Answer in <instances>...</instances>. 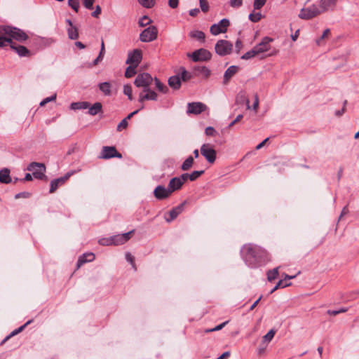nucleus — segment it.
<instances>
[{
	"label": "nucleus",
	"mask_w": 359,
	"mask_h": 359,
	"mask_svg": "<svg viewBox=\"0 0 359 359\" xmlns=\"http://www.w3.org/2000/svg\"><path fill=\"white\" fill-rule=\"evenodd\" d=\"M132 87L129 84L124 85L123 86V93L128 96V98L130 100H133V94H132Z\"/></svg>",
	"instance_id": "obj_41"
},
{
	"label": "nucleus",
	"mask_w": 359,
	"mask_h": 359,
	"mask_svg": "<svg viewBox=\"0 0 359 359\" xmlns=\"http://www.w3.org/2000/svg\"><path fill=\"white\" fill-rule=\"evenodd\" d=\"M204 170H196L189 174V180L194 181L198 179L202 174H203Z\"/></svg>",
	"instance_id": "obj_46"
},
{
	"label": "nucleus",
	"mask_w": 359,
	"mask_h": 359,
	"mask_svg": "<svg viewBox=\"0 0 359 359\" xmlns=\"http://www.w3.org/2000/svg\"><path fill=\"white\" fill-rule=\"evenodd\" d=\"M201 155L210 163H215L217 156V152L213 146L210 144H203L200 149Z\"/></svg>",
	"instance_id": "obj_4"
},
{
	"label": "nucleus",
	"mask_w": 359,
	"mask_h": 359,
	"mask_svg": "<svg viewBox=\"0 0 359 359\" xmlns=\"http://www.w3.org/2000/svg\"><path fill=\"white\" fill-rule=\"evenodd\" d=\"M188 56L191 57L194 62L208 61L211 58V53L205 49L201 48L189 54Z\"/></svg>",
	"instance_id": "obj_11"
},
{
	"label": "nucleus",
	"mask_w": 359,
	"mask_h": 359,
	"mask_svg": "<svg viewBox=\"0 0 359 359\" xmlns=\"http://www.w3.org/2000/svg\"><path fill=\"white\" fill-rule=\"evenodd\" d=\"M68 5L76 12H78L79 8V0H68Z\"/></svg>",
	"instance_id": "obj_47"
},
{
	"label": "nucleus",
	"mask_w": 359,
	"mask_h": 359,
	"mask_svg": "<svg viewBox=\"0 0 359 359\" xmlns=\"http://www.w3.org/2000/svg\"><path fill=\"white\" fill-rule=\"evenodd\" d=\"M95 259V255L92 252L85 253L81 257H79L78 260V267L86 262H92Z\"/></svg>",
	"instance_id": "obj_24"
},
{
	"label": "nucleus",
	"mask_w": 359,
	"mask_h": 359,
	"mask_svg": "<svg viewBox=\"0 0 359 359\" xmlns=\"http://www.w3.org/2000/svg\"><path fill=\"white\" fill-rule=\"evenodd\" d=\"M321 14L320 10L316 5H311L307 8H304L300 11L299 17L304 20H310Z\"/></svg>",
	"instance_id": "obj_6"
},
{
	"label": "nucleus",
	"mask_w": 359,
	"mask_h": 359,
	"mask_svg": "<svg viewBox=\"0 0 359 359\" xmlns=\"http://www.w3.org/2000/svg\"><path fill=\"white\" fill-rule=\"evenodd\" d=\"M256 55H258L255 48L253 47L252 49L245 53L244 55H242L241 59L243 60H249L251 59Z\"/></svg>",
	"instance_id": "obj_40"
},
{
	"label": "nucleus",
	"mask_w": 359,
	"mask_h": 359,
	"mask_svg": "<svg viewBox=\"0 0 359 359\" xmlns=\"http://www.w3.org/2000/svg\"><path fill=\"white\" fill-rule=\"evenodd\" d=\"M137 66L135 65H130L126 68V72H125V76L126 78H131L136 74V67Z\"/></svg>",
	"instance_id": "obj_38"
},
{
	"label": "nucleus",
	"mask_w": 359,
	"mask_h": 359,
	"mask_svg": "<svg viewBox=\"0 0 359 359\" xmlns=\"http://www.w3.org/2000/svg\"><path fill=\"white\" fill-rule=\"evenodd\" d=\"M181 182L184 184V183L189 179V173H184L181 175L180 177H177Z\"/></svg>",
	"instance_id": "obj_60"
},
{
	"label": "nucleus",
	"mask_w": 359,
	"mask_h": 359,
	"mask_svg": "<svg viewBox=\"0 0 359 359\" xmlns=\"http://www.w3.org/2000/svg\"><path fill=\"white\" fill-rule=\"evenodd\" d=\"M278 269H279V267H276L272 270H269L267 272V279L269 281L271 282V281L275 280L276 278H277V277L278 276Z\"/></svg>",
	"instance_id": "obj_33"
},
{
	"label": "nucleus",
	"mask_w": 359,
	"mask_h": 359,
	"mask_svg": "<svg viewBox=\"0 0 359 359\" xmlns=\"http://www.w3.org/2000/svg\"><path fill=\"white\" fill-rule=\"evenodd\" d=\"M100 13H101V8L100 6H97L95 7V10L92 13V16L94 18H97Z\"/></svg>",
	"instance_id": "obj_63"
},
{
	"label": "nucleus",
	"mask_w": 359,
	"mask_h": 359,
	"mask_svg": "<svg viewBox=\"0 0 359 359\" xmlns=\"http://www.w3.org/2000/svg\"><path fill=\"white\" fill-rule=\"evenodd\" d=\"M182 185H183V184L181 182L180 179L177 177H176L172 178L170 180L168 187L172 194L174 191L180 189L181 187H182Z\"/></svg>",
	"instance_id": "obj_21"
},
{
	"label": "nucleus",
	"mask_w": 359,
	"mask_h": 359,
	"mask_svg": "<svg viewBox=\"0 0 359 359\" xmlns=\"http://www.w3.org/2000/svg\"><path fill=\"white\" fill-rule=\"evenodd\" d=\"M179 0H169L168 5L172 8H176L178 6Z\"/></svg>",
	"instance_id": "obj_61"
},
{
	"label": "nucleus",
	"mask_w": 359,
	"mask_h": 359,
	"mask_svg": "<svg viewBox=\"0 0 359 359\" xmlns=\"http://www.w3.org/2000/svg\"><path fill=\"white\" fill-rule=\"evenodd\" d=\"M205 135L208 136L214 137V136H216V135H217L216 130L214 129V128H212L211 126L207 127L205 128Z\"/></svg>",
	"instance_id": "obj_54"
},
{
	"label": "nucleus",
	"mask_w": 359,
	"mask_h": 359,
	"mask_svg": "<svg viewBox=\"0 0 359 359\" xmlns=\"http://www.w3.org/2000/svg\"><path fill=\"white\" fill-rule=\"evenodd\" d=\"M262 15L261 13H252L249 15V20L253 22H257L259 21L262 18Z\"/></svg>",
	"instance_id": "obj_45"
},
{
	"label": "nucleus",
	"mask_w": 359,
	"mask_h": 359,
	"mask_svg": "<svg viewBox=\"0 0 359 359\" xmlns=\"http://www.w3.org/2000/svg\"><path fill=\"white\" fill-rule=\"evenodd\" d=\"M228 323H229V321H225V322L217 325L216 327H215L213 328L206 330L205 332L206 333H208V332H211L219 331V330H222Z\"/></svg>",
	"instance_id": "obj_49"
},
{
	"label": "nucleus",
	"mask_w": 359,
	"mask_h": 359,
	"mask_svg": "<svg viewBox=\"0 0 359 359\" xmlns=\"http://www.w3.org/2000/svg\"><path fill=\"white\" fill-rule=\"evenodd\" d=\"M273 41V39L268 36L263 38L259 43L254 46L257 55L269 51L271 49V43Z\"/></svg>",
	"instance_id": "obj_12"
},
{
	"label": "nucleus",
	"mask_w": 359,
	"mask_h": 359,
	"mask_svg": "<svg viewBox=\"0 0 359 359\" xmlns=\"http://www.w3.org/2000/svg\"><path fill=\"white\" fill-rule=\"evenodd\" d=\"M194 69L198 75H201L204 78H208L210 75V70L205 66H197Z\"/></svg>",
	"instance_id": "obj_27"
},
{
	"label": "nucleus",
	"mask_w": 359,
	"mask_h": 359,
	"mask_svg": "<svg viewBox=\"0 0 359 359\" xmlns=\"http://www.w3.org/2000/svg\"><path fill=\"white\" fill-rule=\"evenodd\" d=\"M126 259L135 267L134 257L130 252L126 254Z\"/></svg>",
	"instance_id": "obj_59"
},
{
	"label": "nucleus",
	"mask_w": 359,
	"mask_h": 359,
	"mask_svg": "<svg viewBox=\"0 0 359 359\" xmlns=\"http://www.w3.org/2000/svg\"><path fill=\"white\" fill-rule=\"evenodd\" d=\"M168 85L173 89H179L181 86V79L179 76H170L168 79Z\"/></svg>",
	"instance_id": "obj_25"
},
{
	"label": "nucleus",
	"mask_w": 359,
	"mask_h": 359,
	"mask_svg": "<svg viewBox=\"0 0 359 359\" xmlns=\"http://www.w3.org/2000/svg\"><path fill=\"white\" fill-rule=\"evenodd\" d=\"M243 118L242 114H239L237 116V117L229 124V127H232L234 124H236L237 122H238L241 118Z\"/></svg>",
	"instance_id": "obj_64"
},
{
	"label": "nucleus",
	"mask_w": 359,
	"mask_h": 359,
	"mask_svg": "<svg viewBox=\"0 0 359 359\" xmlns=\"http://www.w3.org/2000/svg\"><path fill=\"white\" fill-rule=\"evenodd\" d=\"M99 89L104 95H111V86L109 82H103L100 83L98 86Z\"/></svg>",
	"instance_id": "obj_28"
},
{
	"label": "nucleus",
	"mask_w": 359,
	"mask_h": 359,
	"mask_svg": "<svg viewBox=\"0 0 359 359\" xmlns=\"http://www.w3.org/2000/svg\"><path fill=\"white\" fill-rule=\"evenodd\" d=\"M83 6L89 10L93 9L95 0H82Z\"/></svg>",
	"instance_id": "obj_56"
},
{
	"label": "nucleus",
	"mask_w": 359,
	"mask_h": 359,
	"mask_svg": "<svg viewBox=\"0 0 359 359\" xmlns=\"http://www.w3.org/2000/svg\"><path fill=\"white\" fill-rule=\"evenodd\" d=\"M191 78H190L189 74L184 68H182L180 79H182L184 81H187L189 80Z\"/></svg>",
	"instance_id": "obj_55"
},
{
	"label": "nucleus",
	"mask_w": 359,
	"mask_h": 359,
	"mask_svg": "<svg viewBox=\"0 0 359 359\" xmlns=\"http://www.w3.org/2000/svg\"><path fill=\"white\" fill-rule=\"evenodd\" d=\"M242 251L246 264L252 268L257 267L259 262L258 254L262 252V250L257 246L248 244L243 246Z\"/></svg>",
	"instance_id": "obj_2"
},
{
	"label": "nucleus",
	"mask_w": 359,
	"mask_h": 359,
	"mask_svg": "<svg viewBox=\"0 0 359 359\" xmlns=\"http://www.w3.org/2000/svg\"><path fill=\"white\" fill-rule=\"evenodd\" d=\"M72 175V172H67L65 176L52 180L49 192L51 194L55 192L58 187L64 184Z\"/></svg>",
	"instance_id": "obj_17"
},
{
	"label": "nucleus",
	"mask_w": 359,
	"mask_h": 359,
	"mask_svg": "<svg viewBox=\"0 0 359 359\" xmlns=\"http://www.w3.org/2000/svg\"><path fill=\"white\" fill-rule=\"evenodd\" d=\"M194 163V158L192 156H189L187 159L182 163L181 165V169L183 171L189 170L193 165Z\"/></svg>",
	"instance_id": "obj_31"
},
{
	"label": "nucleus",
	"mask_w": 359,
	"mask_h": 359,
	"mask_svg": "<svg viewBox=\"0 0 359 359\" xmlns=\"http://www.w3.org/2000/svg\"><path fill=\"white\" fill-rule=\"evenodd\" d=\"M90 106L88 102H72L70 105V109L72 110L85 109L88 108Z\"/></svg>",
	"instance_id": "obj_29"
},
{
	"label": "nucleus",
	"mask_w": 359,
	"mask_h": 359,
	"mask_svg": "<svg viewBox=\"0 0 359 359\" xmlns=\"http://www.w3.org/2000/svg\"><path fill=\"white\" fill-rule=\"evenodd\" d=\"M243 0H231L230 6L233 8H238L242 6Z\"/></svg>",
	"instance_id": "obj_58"
},
{
	"label": "nucleus",
	"mask_w": 359,
	"mask_h": 359,
	"mask_svg": "<svg viewBox=\"0 0 359 359\" xmlns=\"http://www.w3.org/2000/svg\"><path fill=\"white\" fill-rule=\"evenodd\" d=\"M267 346H268V344L262 341L261 344H259V347L257 348V354L259 356L263 355L266 351Z\"/></svg>",
	"instance_id": "obj_42"
},
{
	"label": "nucleus",
	"mask_w": 359,
	"mask_h": 359,
	"mask_svg": "<svg viewBox=\"0 0 359 359\" xmlns=\"http://www.w3.org/2000/svg\"><path fill=\"white\" fill-rule=\"evenodd\" d=\"M154 79L148 73L139 74L135 79L134 84L137 87H142L143 89L149 88Z\"/></svg>",
	"instance_id": "obj_7"
},
{
	"label": "nucleus",
	"mask_w": 359,
	"mask_h": 359,
	"mask_svg": "<svg viewBox=\"0 0 359 359\" xmlns=\"http://www.w3.org/2000/svg\"><path fill=\"white\" fill-rule=\"evenodd\" d=\"M12 39L22 41L27 39V34L20 29L9 26H0V47L9 44L20 56L29 55V50L23 46L15 45Z\"/></svg>",
	"instance_id": "obj_1"
},
{
	"label": "nucleus",
	"mask_w": 359,
	"mask_h": 359,
	"mask_svg": "<svg viewBox=\"0 0 359 359\" xmlns=\"http://www.w3.org/2000/svg\"><path fill=\"white\" fill-rule=\"evenodd\" d=\"M154 195L156 199L163 200L168 198L171 195V192L168 187L165 188L163 185H158L155 188Z\"/></svg>",
	"instance_id": "obj_14"
},
{
	"label": "nucleus",
	"mask_w": 359,
	"mask_h": 359,
	"mask_svg": "<svg viewBox=\"0 0 359 359\" xmlns=\"http://www.w3.org/2000/svg\"><path fill=\"white\" fill-rule=\"evenodd\" d=\"M276 334V332L274 330H270L263 337L262 341L269 344L273 338L274 337V335Z\"/></svg>",
	"instance_id": "obj_32"
},
{
	"label": "nucleus",
	"mask_w": 359,
	"mask_h": 359,
	"mask_svg": "<svg viewBox=\"0 0 359 359\" xmlns=\"http://www.w3.org/2000/svg\"><path fill=\"white\" fill-rule=\"evenodd\" d=\"M215 52L220 56L229 55L233 48V45L231 42L226 40H219L215 44Z\"/></svg>",
	"instance_id": "obj_5"
},
{
	"label": "nucleus",
	"mask_w": 359,
	"mask_h": 359,
	"mask_svg": "<svg viewBox=\"0 0 359 359\" xmlns=\"http://www.w3.org/2000/svg\"><path fill=\"white\" fill-rule=\"evenodd\" d=\"M183 210V204H181L173 209H172L170 212V218H166V221L170 222L175 219Z\"/></svg>",
	"instance_id": "obj_22"
},
{
	"label": "nucleus",
	"mask_w": 359,
	"mask_h": 359,
	"mask_svg": "<svg viewBox=\"0 0 359 359\" xmlns=\"http://www.w3.org/2000/svg\"><path fill=\"white\" fill-rule=\"evenodd\" d=\"M157 34V28L155 26H150L141 32L140 39L142 42H150L156 39Z\"/></svg>",
	"instance_id": "obj_8"
},
{
	"label": "nucleus",
	"mask_w": 359,
	"mask_h": 359,
	"mask_svg": "<svg viewBox=\"0 0 359 359\" xmlns=\"http://www.w3.org/2000/svg\"><path fill=\"white\" fill-rule=\"evenodd\" d=\"M200 7L201 11L206 13L209 10V4L207 0H199Z\"/></svg>",
	"instance_id": "obj_50"
},
{
	"label": "nucleus",
	"mask_w": 359,
	"mask_h": 359,
	"mask_svg": "<svg viewBox=\"0 0 359 359\" xmlns=\"http://www.w3.org/2000/svg\"><path fill=\"white\" fill-rule=\"evenodd\" d=\"M142 60V52L140 50L135 49L133 52L129 53L126 63L132 65L137 66Z\"/></svg>",
	"instance_id": "obj_15"
},
{
	"label": "nucleus",
	"mask_w": 359,
	"mask_h": 359,
	"mask_svg": "<svg viewBox=\"0 0 359 359\" xmlns=\"http://www.w3.org/2000/svg\"><path fill=\"white\" fill-rule=\"evenodd\" d=\"M206 109L205 104L201 102H191L188 104L187 113L199 114Z\"/></svg>",
	"instance_id": "obj_18"
},
{
	"label": "nucleus",
	"mask_w": 359,
	"mask_h": 359,
	"mask_svg": "<svg viewBox=\"0 0 359 359\" xmlns=\"http://www.w3.org/2000/svg\"><path fill=\"white\" fill-rule=\"evenodd\" d=\"M114 157L122 158L121 154L117 151L115 147L104 146L102 147L99 158L109 159Z\"/></svg>",
	"instance_id": "obj_9"
},
{
	"label": "nucleus",
	"mask_w": 359,
	"mask_h": 359,
	"mask_svg": "<svg viewBox=\"0 0 359 359\" xmlns=\"http://www.w3.org/2000/svg\"><path fill=\"white\" fill-rule=\"evenodd\" d=\"M229 20L224 18L221 20L218 23L213 24L210 29V31L212 35H218L221 33H225L229 26Z\"/></svg>",
	"instance_id": "obj_10"
},
{
	"label": "nucleus",
	"mask_w": 359,
	"mask_h": 359,
	"mask_svg": "<svg viewBox=\"0 0 359 359\" xmlns=\"http://www.w3.org/2000/svg\"><path fill=\"white\" fill-rule=\"evenodd\" d=\"M291 285V283H286V282H284V280H280L276 285L271 290V294L273 293V292H275L276 290H278V288L280 287H287V286H290Z\"/></svg>",
	"instance_id": "obj_43"
},
{
	"label": "nucleus",
	"mask_w": 359,
	"mask_h": 359,
	"mask_svg": "<svg viewBox=\"0 0 359 359\" xmlns=\"http://www.w3.org/2000/svg\"><path fill=\"white\" fill-rule=\"evenodd\" d=\"M139 4L146 8H151L154 6L155 5V0H137Z\"/></svg>",
	"instance_id": "obj_39"
},
{
	"label": "nucleus",
	"mask_w": 359,
	"mask_h": 359,
	"mask_svg": "<svg viewBox=\"0 0 359 359\" xmlns=\"http://www.w3.org/2000/svg\"><path fill=\"white\" fill-rule=\"evenodd\" d=\"M151 23V20L147 15L142 17L138 22V24L140 27H145Z\"/></svg>",
	"instance_id": "obj_44"
},
{
	"label": "nucleus",
	"mask_w": 359,
	"mask_h": 359,
	"mask_svg": "<svg viewBox=\"0 0 359 359\" xmlns=\"http://www.w3.org/2000/svg\"><path fill=\"white\" fill-rule=\"evenodd\" d=\"M30 323H31V320H29V321H27L25 324H24V325H22L21 327H20L19 328H18V329H16V330H13V331L11 333V334H10V336H9L8 337H11V336H14V335H15V334H17L20 333V332H22V331L25 329V327L28 324H29Z\"/></svg>",
	"instance_id": "obj_52"
},
{
	"label": "nucleus",
	"mask_w": 359,
	"mask_h": 359,
	"mask_svg": "<svg viewBox=\"0 0 359 359\" xmlns=\"http://www.w3.org/2000/svg\"><path fill=\"white\" fill-rule=\"evenodd\" d=\"M239 67L238 66H230L224 72L223 83L227 84L230 79L238 72Z\"/></svg>",
	"instance_id": "obj_19"
},
{
	"label": "nucleus",
	"mask_w": 359,
	"mask_h": 359,
	"mask_svg": "<svg viewBox=\"0 0 359 359\" xmlns=\"http://www.w3.org/2000/svg\"><path fill=\"white\" fill-rule=\"evenodd\" d=\"M154 81H155L156 87L158 89V90H159L160 92H161L163 93H166L168 92V87L165 84L161 83L159 81V79H158L157 78H155Z\"/></svg>",
	"instance_id": "obj_34"
},
{
	"label": "nucleus",
	"mask_w": 359,
	"mask_h": 359,
	"mask_svg": "<svg viewBox=\"0 0 359 359\" xmlns=\"http://www.w3.org/2000/svg\"><path fill=\"white\" fill-rule=\"evenodd\" d=\"M55 99H56V94H54V95H52V96H50V97H46V98L43 99V100L40 102V106H41V107H43V106H45L48 102H51V101H54Z\"/></svg>",
	"instance_id": "obj_53"
},
{
	"label": "nucleus",
	"mask_w": 359,
	"mask_h": 359,
	"mask_svg": "<svg viewBox=\"0 0 359 359\" xmlns=\"http://www.w3.org/2000/svg\"><path fill=\"white\" fill-rule=\"evenodd\" d=\"M133 232L134 230H132L128 233L111 236L112 245H119L124 244L130 238V236Z\"/></svg>",
	"instance_id": "obj_16"
},
{
	"label": "nucleus",
	"mask_w": 359,
	"mask_h": 359,
	"mask_svg": "<svg viewBox=\"0 0 359 359\" xmlns=\"http://www.w3.org/2000/svg\"><path fill=\"white\" fill-rule=\"evenodd\" d=\"M0 182L4 184H8L11 182L9 169L4 168L0 170Z\"/></svg>",
	"instance_id": "obj_23"
},
{
	"label": "nucleus",
	"mask_w": 359,
	"mask_h": 359,
	"mask_svg": "<svg viewBox=\"0 0 359 359\" xmlns=\"http://www.w3.org/2000/svg\"><path fill=\"white\" fill-rule=\"evenodd\" d=\"M236 102L237 104H243L244 103L246 104L247 109H250V102L249 100L246 97L245 94L243 92H241L238 94L236 98Z\"/></svg>",
	"instance_id": "obj_26"
},
{
	"label": "nucleus",
	"mask_w": 359,
	"mask_h": 359,
	"mask_svg": "<svg viewBox=\"0 0 359 359\" xmlns=\"http://www.w3.org/2000/svg\"><path fill=\"white\" fill-rule=\"evenodd\" d=\"M68 36L70 39H76L79 37V33L76 27H70L67 29Z\"/></svg>",
	"instance_id": "obj_35"
},
{
	"label": "nucleus",
	"mask_w": 359,
	"mask_h": 359,
	"mask_svg": "<svg viewBox=\"0 0 359 359\" xmlns=\"http://www.w3.org/2000/svg\"><path fill=\"white\" fill-rule=\"evenodd\" d=\"M98 243L102 245H112L111 236L109 238H102L99 240Z\"/></svg>",
	"instance_id": "obj_51"
},
{
	"label": "nucleus",
	"mask_w": 359,
	"mask_h": 359,
	"mask_svg": "<svg viewBox=\"0 0 359 359\" xmlns=\"http://www.w3.org/2000/svg\"><path fill=\"white\" fill-rule=\"evenodd\" d=\"M128 126V121L126 119L123 118L117 126V130L121 131L123 129L126 128Z\"/></svg>",
	"instance_id": "obj_57"
},
{
	"label": "nucleus",
	"mask_w": 359,
	"mask_h": 359,
	"mask_svg": "<svg viewBox=\"0 0 359 359\" xmlns=\"http://www.w3.org/2000/svg\"><path fill=\"white\" fill-rule=\"evenodd\" d=\"M337 0H320L319 3V8L321 13L326 12L330 9H332L336 5Z\"/></svg>",
	"instance_id": "obj_20"
},
{
	"label": "nucleus",
	"mask_w": 359,
	"mask_h": 359,
	"mask_svg": "<svg viewBox=\"0 0 359 359\" xmlns=\"http://www.w3.org/2000/svg\"><path fill=\"white\" fill-rule=\"evenodd\" d=\"M88 108V114L95 116L102 111V104L100 102H95L93 106Z\"/></svg>",
	"instance_id": "obj_30"
},
{
	"label": "nucleus",
	"mask_w": 359,
	"mask_h": 359,
	"mask_svg": "<svg viewBox=\"0 0 359 359\" xmlns=\"http://www.w3.org/2000/svg\"><path fill=\"white\" fill-rule=\"evenodd\" d=\"M190 36L198 40L204 41L205 36L202 31L196 30L190 33Z\"/></svg>",
	"instance_id": "obj_36"
},
{
	"label": "nucleus",
	"mask_w": 359,
	"mask_h": 359,
	"mask_svg": "<svg viewBox=\"0 0 359 359\" xmlns=\"http://www.w3.org/2000/svg\"><path fill=\"white\" fill-rule=\"evenodd\" d=\"M27 170L32 172L34 177L38 180L46 178L45 172L46 170L43 163L32 162L27 168Z\"/></svg>",
	"instance_id": "obj_3"
},
{
	"label": "nucleus",
	"mask_w": 359,
	"mask_h": 359,
	"mask_svg": "<svg viewBox=\"0 0 359 359\" xmlns=\"http://www.w3.org/2000/svg\"><path fill=\"white\" fill-rule=\"evenodd\" d=\"M330 34V29H325L322 36L319 39H316V44L319 46L323 45V41L325 39L328 38Z\"/></svg>",
	"instance_id": "obj_37"
},
{
	"label": "nucleus",
	"mask_w": 359,
	"mask_h": 359,
	"mask_svg": "<svg viewBox=\"0 0 359 359\" xmlns=\"http://www.w3.org/2000/svg\"><path fill=\"white\" fill-rule=\"evenodd\" d=\"M158 99V95L156 92L151 90V88H147L143 89L142 92H141L139 95L138 101L140 102H143L145 100H154L156 101Z\"/></svg>",
	"instance_id": "obj_13"
},
{
	"label": "nucleus",
	"mask_w": 359,
	"mask_h": 359,
	"mask_svg": "<svg viewBox=\"0 0 359 359\" xmlns=\"http://www.w3.org/2000/svg\"><path fill=\"white\" fill-rule=\"evenodd\" d=\"M266 0H255L253 3V7L255 10L261 9L266 4Z\"/></svg>",
	"instance_id": "obj_48"
},
{
	"label": "nucleus",
	"mask_w": 359,
	"mask_h": 359,
	"mask_svg": "<svg viewBox=\"0 0 359 359\" xmlns=\"http://www.w3.org/2000/svg\"><path fill=\"white\" fill-rule=\"evenodd\" d=\"M259 107V97L257 95H255V102L252 105V109L255 111H257Z\"/></svg>",
	"instance_id": "obj_62"
}]
</instances>
